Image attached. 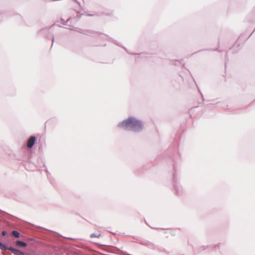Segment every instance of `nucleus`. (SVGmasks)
<instances>
[{
  "label": "nucleus",
  "instance_id": "nucleus-1",
  "mask_svg": "<svg viewBox=\"0 0 255 255\" xmlns=\"http://www.w3.org/2000/svg\"><path fill=\"white\" fill-rule=\"evenodd\" d=\"M119 126L122 128H129L131 130L138 131L142 128V125L141 122L136 119L129 118L122 122Z\"/></svg>",
  "mask_w": 255,
  "mask_h": 255
},
{
  "label": "nucleus",
  "instance_id": "nucleus-2",
  "mask_svg": "<svg viewBox=\"0 0 255 255\" xmlns=\"http://www.w3.org/2000/svg\"><path fill=\"white\" fill-rule=\"evenodd\" d=\"M36 139L34 136H31L28 140L27 146L28 148H31L35 143Z\"/></svg>",
  "mask_w": 255,
  "mask_h": 255
},
{
  "label": "nucleus",
  "instance_id": "nucleus-3",
  "mask_svg": "<svg viewBox=\"0 0 255 255\" xmlns=\"http://www.w3.org/2000/svg\"><path fill=\"white\" fill-rule=\"evenodd\" d=\"M7 250L10 251L12 253H13L15 255H23V254L21 251H20L17 249H14L13 248H11V247L7 248Z\"/></svg>",
  "mask_w": 255,
  "mask_h": 255
},
{
  "label": "nucleus",
  "instance_id": "nucleus-4",
  "mask_svg": "<svg viewBox=\"0 0 255 255\" xmlns=\"http://www.w3.org/2000/svg\"><path fill=\"white\" fill-rule=\"evenodd\" d=\"M16 245L20 247H25L26 246V244L24 242L17 241L16 242Z\"/></svg>",
  "mask_w": 255,
  "mask_h": 255
},
{
  "label": "nucleus",
  "instance_id": "nucleus-5",
  "mask_svg": "<svg viewBox=\"0 0 255 255\" xmlns=\"http://www.w3.org/2000/svg\"><path fill=\"white\" fill-rule=\"evenodd\" d=\"M11 234L15 238H19L20 237V234L16 231H12Z\"/></svg>",
  "mask_w": 255,
  "mask_h": 255
},
{
  "label": "nucleus",
  "instance_id": "nucleus-6",
  "mask_svg": "<svg viewBox=\"0 0 255 255\" xmlns=\"http://www.w3.org/2000/svg\"><path fill=\"white\" fill-rule=\"evenodd\" d=\"M0 249L2 251H6L7 250V248L5 245L0 243Z\"/></svg>",
  "mask_w": 255,
  "mask_h": 255
},
{
  "label": "nucleus",
  "instance_id": "nucleus-7",
  "mask_svg": "<svg viewBox=\"0 0 255 255\" xmlns=\"http://www.w3.org/2000/svg\"><path fill=\"white\" fill-rule=\"evenodd\" d=\"M99 237H100V235L97 236V235H96L95 234H92L91 235V238H94V237L99 238Z\"/></svg>",
  "mask_w": 255,
  "mask_h": 255
},
{
  "label": "nucleus",
  "instance_id": "nucleus-8",
  "mask_svg": "<svg viewBox=\"0 0 255 255\" xmlns=\"http://www.w3.org/2000/svg\"><path fill=\"white\" fill-rule=\"evenodd\" d=\"M1 234L3 236H4L6 235V232L5 231H2Z\"/></svg>",
  "mask_w": 255,
  "mask_h": 255
}]
</instances>
